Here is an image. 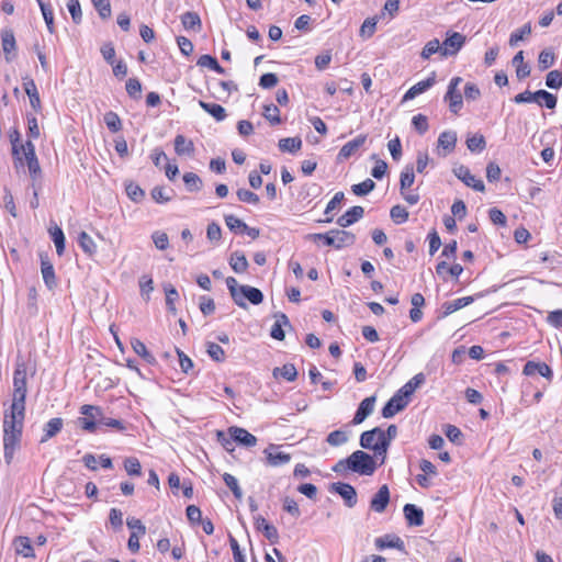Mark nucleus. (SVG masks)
Instances as JSON below:
<instances>
[{"mask_svg":"<svg viewBox=\"0 0 562 562\" xmlns=\"http://www.w3.org/2000/svg\"><path fill=\"white\" fill-rule=\"evenodd\" d=\"M49 232H50L52 239L55 244L56 251H57L58 256H61L65 250V235H64L61 228H59L58 226H55Z\"/></svg>","mask_w":562,"mask_h":562,"instance_id":"47","label":"nucleus"},{"mask_svg":"<svg viewBox=\"0 0 562 562\" xmlns=\"http://www.w3.org/2000/svg\"><path fill=\"white\" fill-rule=\"evenodd\" d=\"M458 140L457 132L454 131H445L442 132L437 142V153L441 157H446L448 154L452 153L456 148Z\"/></svg>","mask_w":562,"mask_h":562,"instance_id":"9","label":"nucleus"},{"mask_svg":"<svg viewBox=\"0 0 562 562\" xmlns=\"http://www.w3.org/2000/svg\"><path fill=\"white\" fill-rule=\"evenodd\" d=\"M226 285L234 303L241 308H247L246 302L241 301V295H239L240 285H238L237 280L234 277H228L226 278Z\"/></svg>","mask_w":562,"mask_h":562,"instance_id":"32","label":"nucleus"},{"mask_svg":"<svg viewBox=\"0 0 562 562\" xmlns=\"http://www.w3.org/2000/svg\"><path fill=\"white\" fill-rule=\"evenodd\" d=\"M467 146L469 148V150L471 151H481L485 148L486 146V142H485V138L483 135H473L471 137H468L467 139Z\"/></svg>","mask_w":562,"mask_h":562,"instance_id":"62","label":"nucleus"},{"mask_svg":"<svg viewBox=\"0 0 562 562\" xmlns=\"http://www.w3.org/2000/svg\"><path fill=\"white\" fill-rule=\"evenodd\" d=\"M514 101L516 103H529L536 102L540 106L544 105L547 109H554L557 106V97L547 90H538L536 92H531L526 90L521 93H518Z\"/></svg>","mask_w":562,"mask_h":562,"instance_id":"2","label":"nucleus"},{"mask_svg":"<svg viewBox=\"0 0 562 562\" xmlns=\"http://www.w3.org/2000/svg\"><path fill=\"white\" fill-rule=\"evenodd\" d=\"M223 480H224L225 484L227 485V487L233 492L234 496L237 499H240L243 497V492L238 484L237 479L229 473H224Z\"/></svg>","mask_w":562,"mask_h":562,"instance_id":"59","label":"nucleus"},{"mask_svg":"<svg viewBox=\"0 0 562 562\" xmlns=\"http://www.w3.org/2000/svg\"><path fill=\"white\" fill-rule=\"evenodd\" d=\"M425 382L424 373H417L406 384H404L397 392L403 394L406 400Z\"/></svg>","mask_w":562,"mask_h":562,"instance_id":"30","label":"nucleus"},{"mask_svg":"<svg viewBox=\"0 0 562 562\" xmlns=\"http://www.w3.org/2000/svg\"><path fill=\"white\" fill-rule=\"evenodd\" d=\"M334 234V248L341 249L344 247H348L355 244L356 236L351 232L340 231V229H331Z\"/></svg>","mask_w":562,"mask_h":562,"instance_id":"24","label":"nucleus"},{"mask_svg":"<svg viewBox=\"0 0 562 562\" xmlns=\"http://www.w3.org/2000/svg\"><path fill=\"white\" fill-rule=\"evenodd\" d=\"M80 413L82 415L91 416L92 418H98L99 425H103L106 427L115 428L120 431L125 430V426L122 420L114 419L110 417H105L102 413L101 407L93 405H82L80 407Z\"/></svg>","mask_w":562,"mask_h":562,"instance_id":"3","label":"nucleus"},{"mask_svg":"<svg viewBox=\"0 0 562 562\" xmlns=\"http://www.w3.org/2000/svg\"><path fill=\"white\" fill-rule=\"evenodd\" d=\"M226 226L234 233H244V231L247 228V224L243 222L240 218L236 217L235 215H225L224 216Z\"/></svg>","mask_w":562,"mask_h":562,"instance_id":"48","label":"nucleus"},{"mask_svg":"<svg viewBox=\"0 0 562 562\" xmlns=\"http://www.w3.org/2000/svg\"><path fill=\"white\" fill-rule=\"evenodd\" d=\"M10 142L12 145V155L15 158L16 161H19L22 165V156H21V145H24L21 143V134L18 130H13L10 133Z\"/></svg>","mask_w":562,"mask_h":562,"instance_id":"44","label":"nucleus"},{"mask_svg":"<svg viewBox=\"0 0 562 562\" xmlns=\"http://www.w3.org/2000/svg\"><path fill=\"white\" fill-rule=\"evenodd\" d=\"M26 389V367L18 362L13 373V390Z\"/></svg>","mask_w":562,"mask_h":562,"instance_id":"36","label":"nucleus"},{"mask_svg":"<svg viewBox=\"0 0 562 562\" xmlns=\"http://www.w3.org/2000/svg\"><path fill=\"white\" fill-rule=\"evenodd\" d=\"M454 176L460 179L465 186L475 191L484 192L485 186L482 180L475 179L470 169L463 165L453 168Z\"/></svg>","mask_w":562,"mask_h":562,"instance_id":"8","label":"nucleus"},{"mask_svg":"<svg viewBox=\"0 0 562 562\" xmlns=\"http://www.w3.org/2000/svg\"><path fill=\"white\" fill-rule=\"evenodd\" d=\"M78 243L86 254L92 255L95 252V248H97L95 244H94L93 239L86 232H81L79 234Z\"/></svg>","mask_w":562,"mask_h":562,"instance_id":"56","label":"nucleus"},{"mask_svg":"<svg viewBox=\"0 0 562 562\" xmlns=\"http://www.w3.org/2000/svg\"><path fill=\"white\" fill-rule=\"evenodd\" d=\"M183 182L189 192H198L203 187L202 179L194 172H186L183 175Z\"/></svg>","mask_w":562,"mask_h":562,"instance_id":"40","label":"nucleus"},{"mask_svg":"<svg viewBox=\"0 0 562 562\" xmlns=\"http://www.w3.org/2000/svg\"><path fill=\"white\" fill-rule=\"evenodd\" d=\"M348 441V434L345 430H334L328 434L326 442L331 447H339Z\"/></svg>","mask_w":562,"mask_h":562,"instance_id":"46","label":"nucleus"},{"mask_svg":"<svg viewBox=\"0 0 562 562\" xmlns=\"http://www.w3.org/2000/svg\"><path fill=\"white\" fill-rule=\"evenodd\" d=\"M199 105L210 115H212L216 121H223L226 117L225 109L217 103L199 101Z\"/></svg>","mask_w":562,"mask_h":562,"instance_id":"38","label":"nucleus"},{"mask_svg":"<svg viewBox=\"0 0 562 562\" xmlns=\"http://www.w3.org/2000/svg\"><path fill=\"white\" fill-rule=\"evenodd\" d=\"M206 352L216 362H223L225 360L224 349L215 342L209 341L206 344Z\"/></svg>","mask_w":562,"mask_h":562,"instance_id":"54","label":"nucleus"},{"mask_svg":"<svg viewBox=\"0 0 562 562\" xmlns=\"http://www.w3.org/2000/svg\"><path fill=\"white\" fill-rule=\"evenodd\" d=\"M364 209L362 206L356 205L349 209L345 214L338 217L337 224L340 227H348L353 223L358 222L363 217Z\"/></svg>","mask_w":562,"mask_h":562,"instance_id":"21","label":"nucleus"},{"mask_svg":"<svg viewBox=\"0 0 562 562\" xmlns=\"http://www.w3.org/2000/svg\"><path fill=\"white\" fill-rule=\"evenodd\" d=\"M175 150L179 156H192L194 154V145L183 135H177L175 138Z\"/></svg>","mask_w":562,"mask_h":562,"instance_id":"31","label":"nucleus"},{"mask_svg":"<svg viewBox=\"0 0 562 562\" xmlns=\"http://www.w3.org/2000/svg\"><path fill=\"white\" fill-rule=\"evenodd\" d=\"M462 78L461 77H453L449 85L448 90L443 97V100L448 102L449 110L453 114H458L463 105V98L461 92L459 91L458 87L461 83Z\"/></svg>","mask_w":562,"mask_h":562,"instance_id":"4","label":"nucleus"},{"mask_svg":"<svg viewBox=\"0 0 562 562\" xmlns=\"http://www.w3.org/2000/svg\"><path fill=\"white\" fill-rule=\"evenodd\" d=\"M263 453L267 457L268 464L271 467H280L291 461V454L279 451V446L273 443L269 445L263 450Z\"/></svg>","mask_w":562,"mask_h":562,"instance_id":"12","label":"nucleus"},{"mask_svg":"<svg viewBox=\"0 0 562 562\" xmlns=\"http://www.w3.org/2000/svg\"><path fill=\"white\" fill-rule=\"evenodd\" d=\"M375 188V183L371 179H366L364 181L353 184L351 187V191L353 194L362 196L370 193Z\"/></svg>","mask_w":562,"mask_h":562,"instance_id":"55","label":"nucleus"},{"mask_svg":"<svg viewBox=\"0 0 562 562\" xmlns=\"http://www.w3.org/2000/svg\"><path fill=\"white\" fill-rule=\"evenodd\" d=\"M41 272L46 286L49 290L55 289L57 285L55 270L47 257L41 256Z\"/></svg>","mask_w":562,"mask_h":562,"instance_id":"19","label":"nucleus"},{"mask_svg":"<svg viewBox=\"0 0 562 562\" xmlns=\"http://www.w3.org/2000/svg\"><path fill=\"white\" fill-rule=\"evenodd\" d=\"M415 181V175L413 166H406L404 170L401 173L400 179V189L401 191H405L406 189L411 188Z\"/></svg>","mask_w":562,"mask_h":562,"instance_id":"45","label":"nucleus"},{"mask_svg":"<svg viewBox=\"0 0 562 562\" xmlns=\"http://www.w3.org/2000/svg\"><path fill=\"white\" fill-rule=\"evenodd\" d=\"M390 502V491L387 485H382L370 502V507L375 513H383Z\"/></svg>","mask_w":562,"mask_h":562,"instance_id":"15","label":"nucleus"},{"mask_svg":"<svg viewBox=\"0 0 562 562\" xmlns=\"http://www.w3.org/2000/svg\"><path fill=\"white\" fill-rule=\"evenodd\" d=\"M555 61V56L551 49H543L538 57V66L540 70L550 68Z\"/></svg>","mask_w":562,"mask_h":562,"instance_id":"50","label":"nucleus"},{"mask_svg":"<svg viewBox=\"0 0 562 562\" xmlns=\"http://www.w3.org/2000/svg\"><path fill=\"white\" fill-rule=\"evenodd\" d=\"M104 123L108 126V128L113 133H116L122 128V122L120 116L112 111H109L104 114Z\"/></svg>","mask_w":562,"mask_h":562,"instance_id":"52","label":"nucleus"},{"mask_svg":"<svg viewBox=\"0 0 562 562\" xmlns=\"http://www.w3.org/2000/svg\"><path fill=\"white\" fill-rule=\"evenodd\" d=\"M366 135H358L355 139L346 143L338 153L339 159H348L351 157L366 142Z\"/></svg>","mask_w":562,"mask_h":562,"instance_id":"23","label":"nucleus"},{"mask_svg":"<svg viewBox=\"0 0 562 562\" xmlns=\"http://www.w3.org/2000/svg\"><path fill=\"white\" fill-rule=\"evenodd\" d=\"M447 35L441 48V55L445 57L456 55L465 43V36L459 32L448 33Z\"/></svg>","mask_w":562,"mask_h":562,"instance_id":"7","label":"nucleus"},{"mask_svg":"<svg viewBox=\"0 0 562 562\" xmlns=\"http://www.w3.org/2000/svg\"><path fill=\"white\" fill-rule=\"evenodd\" d=\"M405 519L409 526L419 527L424 524V512L414 504H406L403 508Z\"/></svg>","mask_w":562,"mask_h":562,"instance_id":"18","label":"nucleus"},{"mask_svg":"<svg viewBox=\"0 0 562 562\" xmlns=\"http://www.w3.org/2000/svg\"><path fill=\"white\" fill-rule=\"evenodd\" d=\"M374 546L378 550H384L387 548H394L403 551L405 546L404 541L395 535H385L374 540Z\"/></svg>","mask_w":562,"mask_h":562,"instance_id":"22","label":"nucleus"},{"mask_svg":"<svg viewBox=\"0 0 562 562\" xmlns=\"http://www.w3.org/2000/svg\"><path fill=\"white\" fill-rule=\"evenodd\" d=\"M27 389L13 390L12 404L10 408L14 411H24L25 412V398H26Z\"/></svg>","mask_w":562,"mask_h":562,"instance_id":"49","label":"nucleus"},{"mask_svg":"<svg viewBox=\"0 0 562 562\" xmlns=\"http://www.w3.org/2000/svg\"><path fill=\"white\" fill-rule=\"evenodd\" d=\"M64 422L59 417H55L49 419L44 427V436L41 439V442H45L52 437L56 436L63 428Z\"/></svg>","mask_w":562,"mask_h":562,"instance_id":"33","label":"nucleus"},{"mask_svg":"<svg viewBox=\"0 0 562 562\" xmlns=\"http://www.w3.org/2000/svg\"><path fill=\"white\" fill-rule=\"evenodd\" d=\"M239 295H241V301H245V299H247L254 305H258L263 301L262 292L259 289L250 285H240Z\"/></svg>","mask_w":562,"mask_h":562,"instance_id":"29","label":"nucleus"},{"mask_svg":"<svg viewBox=\"0 0 562 562\" xmlns=\"http://www.w3.org/2000/svg\"><path fill=\"white\" fill-rule=\"evenodd\" d=\"M21 154H23L29 167L31 177L36 178L41 173V167L35 154V146L32 140L29 139L24 145H21Z\"/></svg>","mask_w":562,"mask_h":562,"instance_id":"6","label":"nucleus"},{"mask_svg":"<svg viewBox=\"0 0 562 562\" xmlns=\"http://www.w3.org/2000/svg\"><path fill=\"white\" fill-rule=\"evenodd\" d=\"M330 490L344 498L347 507L352 508L357 504V492L352 485L336 482L331 484Z\"/></svg>","mask_w":562,"mask_h":562,"instance_id":"11","label":"nucleus"},{"mask_svg":"<svg viewBox=\"0 0 562 562\" xmlns=\"http://www.w3.org/2000/svg\"><path fill=\"white\" fill-rule=\"evenodd\" d=\"M36 1L41 8L47 30L50 34H53L55 32L53 10H52L50 5L48 3H45L43 0H36Z\"/></svg>","mask_w":562,"mask_h":562,"instance_id":"43","label":"nucleus"},{"mask_svg":"<svg viewBox=\"0 0 562 562\" xmlns=\"http://www.w3.org/2000/svg\"><path fill=\"white\" fill-rule=\"evenodd\" d=\"M473 301H474L473 296H464V297H460V299H457L453 301L445 302L442 304V310H443L442 316L446 317V316L459 311L460 308L468 306Z\"/></svg>","mask_w":562,"mask_h":562,"instance_id":"28","label":"nucleus"},{"mask_svg":"<svg viewBox=\"0 0 562 562\" xmlns=\"http://www.w3.org/2000/svg\"><path fill=\"white\" fill-rule=\"evenodd\" d=\"M15 551L18 554L23 555L24 558H34V549L31 544V541L27 537H18L14 540Z\"/></svg>","mask_w":562,"mask_h":562,"instance_id":"35","label":"nucleus"},{"mask_svg":"<svg viewBox=\"0 0 562 562\" xmlns=\"http://www.w3.org/2000/svg\"><path fill=\"white\" fill-rule=\"evenodd\" d=\"M390 216L395 224H402L408 220V212L404 206L397 204L391 209Z\"/></svg>","mask_w":562,"mask_h":562,"instance_id":"58","label":"nucleus"},{"mask_svg":"<svg viewBox=\"0 0 562 562\" xmlns=\"http://www.w3.org/2000/svg\"><path fill=\"white\" fill-rule=\"evenodd\" d=\"M181 23L186 30L199 31L202 26L199 14L192 11H188L181 15Z\"/></svg>","mask_w":562,"mask_h":562,"instance_id":"37","label":"nucleus"},{"mask_svg":"<svg viewBox=\"0 0 562 562\" xmlns=\"http://www.w3.org/2000/svg\"><path fill=\"white\" fill-rule=\"evenodd\" d=\"M346 462L349 463L350 471L360 475H372L376 470L374 458L362 450L352 452Z\"/></svg>","mask_w":562,"mask_h":562,"instance_id":"1","label":"nucleus"},{"mask_svg":"<svg viewBox=\"0 0 562 562\" xmlns=\"http://www.w3.org/2000/svg\"><path fill=\"white\" fill-rule=\"evenodd\" d=\"M379 432H380V427H375L371 430L363 431L360 436V446L363 449L376 450Z\"/></svg>","mask_w":562,"mask_h":562,"instance_id":"25","label":"nucleus"},{"mask_svg":"<svg viewBox=\"0 0 562 562\" xmlns=\"http://www.w3.org/2000/svg\"><path fill=\"white\" fill-rule=\"evenodd\" d=\"M166 293V305L169 312L176 314L175 301L178 299L179 294L175 286L171 284L165 286Z\"/></svg>","mask_w":562,"mask_h":562,"instance_id":"60","label":"nucleus"},{"mask_svg":"<svg viewBox=\"0 0 562 562\" xmlns=\"http://www.w3.org/2000/svg\"><path fill=\"white\" fill-rule=\"evenodd\" d=\"M25 412L14 411L10 408L4 413L3 432L12 430L13 432H22L24 424Z\"/></svg>","mask_w":562,"mask_h":562,"instance_id":"5","label":"nucleus"},{"mask_svg":"<svg viewBox=\"0 0 562 562\" xmlns=\"http://www.w3.org/2000/svg\"><path fill=\"white\" fill-rule=\"evenodd\" d=\"M229 266L236 273H243L247 270L249 263L243 252L234 251L229 258Z\"/></svg>","mask_w":562,"mask_h":562,"instance_id":"34","label":"nucleus"},{"mask_svg":"<svg viewBox=\"0 0 562 562\" xmlns=\"http://www.w3.org/2000/svg\"><path fill=\"white\" fill-rule=\"evenodd\" d=\"M131 346L133 350L140 356L147 363H154L155 357L147 350L145 344L140 341L138 338H133L131 340Z\"/></svg>","mask_w":562,"mask_h":562,"instance_id":"41","label":"nucleus"},{"mask_svg":"<svg viewBox=\"0 0 562 562\" xmlns=\"http://www.w3.org/2000/svg\"><path fill=\"white\" fill-rule=\"evenodd\" d=\"M376 397L375 395L366 397L360 404L353 416L352 424L359 425L373 413Z\"/></svg>","mask_w":562,"mask_h":562,"instance_id":"13","label":"nucleus"},{"mask_svg":"<svg viewBox=\"0 0 562 562\" xmlns=\"http://www.w3.org/2000/svg\"><path fill=\"white\" fill-rule=\"evenodd\" d=\"M522 373L525 375H533L539 373L541 376L551 381L553 376L552 369L544 362L528 361L524 366Z\"/></svg>","mask_w":562,"mask_h":562,"instance_id":"16","label":"nucleus"},{"mask_svg":"<svg viewBox=\"0 0 562 562\" xmlns=\"http://www.w3.org/2000/svg\"><path fill=\"white\" fill-rule=\"evenodd\" d=\"M1 41H2V49L5 56L7 61H11L14 57V52L16 49V42L14 37V33L11 29H5L1 31Z\"/></svg>","mask_w":562,"mask_h":562,"instance_id":"17","label":"nucleus"},{"mask_svg":"<svg viewBox=\"0 0 562 562\" xmlns=\"http://www.w3.org/2000/svg\"><path fill=\"white\" fill-rule=\"evenodd\" d=\"M276 318L277 319L271 328L270 335L272 338H274L277 340H283L285 337L283 326L291 327L290 321H289L288 316L283 313L277 314Z\"/></svg>","mask_w":562,"mask_h":562,"instance_id":"27","label":"nucleus"},{"mask_svg":"<svg viewBox=\"0 0 562 562\" xmlns=\"http://www.w3.org/2000/svg\"><path fill=\"white\" fill-rule=\"evenodd\" d=\"M263 116L272 124V125H276V124H280L281 123V119H280V110L277 105L274 104H266L263 106Z\"/></svg>","mask_w":562,"mask_h":562,"instance_id":"53","label":"nucleus"},{"mask_svg":"<svg viewBox=\"0 0 562 562\" xmlns=\"http://www.w3.org/2000/svg\"><path fill=\"white\" fill-rule=\"evenodd\" d=\"M409 400H406L403 394L396 392L382 408V416L391 418L398 412L403 411L408 405Z\"/></svg>","mask_w":562,"mask_h":562,"instance_id":"10","label":"nucleus"},{"mask_svg":"<svg viewBox=\"0 0 562 562\" xmlns=\"http://www.w3.org/2000/svg\"><path fill=\"white\" fill-rule=\"evenodd\" d=\"M279 148L282 151L296 153L302 147L300 137H286L279 140Z\"/></svg>","mask_w":562,"mask_h":562,"instance_id":"42","label":"nucleus"},{"mask_svg":"<svg viewBox=\"0 0 562 562\" xmlns=\"http://www.w3.org/2000/svg\"><path fill=\"white\" fill-rule=\"evenodd\" d=\"M434 85H435V72H432V76L427 78L426 80H422V81L417 82L416 85H414L413 87H411L404 94L402 102L413 100L418 94L427 91Z\"/></svg>","mask_w":562,"mask_h":562,"instance_id":"20","label":"nucleus"},{"mask_svg":"<svg viewBox=\"0 0 562 562\" xmlns=\"http://www.w3.org/2000/svg\"><path fill=\"white\" fill-rule=\"evenodd\" d=\"M127 196L134 202H140L145 196V191L136 183L128 182L125 187Z\"/></svg>","mask_w":562,"mask_h":562,"instance_id":"51","label":"nucleus"},{"mask_svg":"<svg viewBox=\"0 0 562 562\" xmlns=\"http://www.w3.org/2000/svg\"><path fill=\"white\" fill-rule=\"evenodd\" d=\"M228 432L234 441L245 447H254L257 443V438L245 428L232 426L228 428Z\"/></svg>","mask_w":562,"mask_h":562,"instance_id":"14","label":"nucleus"},{"mask_svg":"<svg viewBox=\"0 0 562 562\" xmlns=\"http://www.w3.org/2000/svg\"><path fill=\"white\" fill-rule=\"evenodd\" d=\"M126 92L133 99H139L142 92L140 81L136 78H130L126 81Z\"/></svg>","mask_w":562,"mask_h":562,"instance_id":"64","label":"nucleus"},{"mask_svg":"<svg viewBox=\"0 0 562 562\" xmlns=\"http://www.w3.org/2000/svg\"><path fill=\"white\" fill-rule=\"evenodd\" d=\"M23 87H24V90H25L26 94L29 95L31 106L36 112H40L41 109H42V104H41L40 94H38V91H37V88H36V85L34 82V80L33 79H27L23 83Z\"/></svg>","mask_w":562,"mask_h":562,"instance_id":"26","label":"nucleus"},{"mask_svg":"<svg viewBox=\"0 0 562 562\" xmlns=\"http://www.w3.org/2000/svg\"><path fill=\"white\" fill-rule=\"evenodd\" d=\"M124 469L128 475L139 476L142 474L140 462L135 457H128L124 460Z\"/></svg>","mask_w":562,"mask_h":562,"instance_id":"57","label":"nucleus"},{"mask_svg":"<svg viewBox=\"0 0 562 562\" xmlns=\"http://www.w3.org/2000/svg\"><path fill=\"white\" fill-rule=\"evenodd\" d=\"M546 86L550 89L561 88L562 72L560 70H551L546 77Z\"/></svg>","mask_w":562,"mask_h":562,"instance_id":"63","label":"nucleus"},{"mask_svg":"<svg viewBox=\"0 0 562 562\" xmlns=\"http://www.w3.org/2000/svg\"><path fill=\"white\" fill-rule=\"evenodd\" d=\"M442 46H440L439 40L435 38L429 41L423 48L420 56L424 59H429L434 54L440 52Z\"/></svg>","mask_w":562,"mask_h":562,"instance_id":"61","label":"nucleus"},{"mask_svg":"<svg viewBox=\"0 0 562 562\" xmlns=\"http://www.w3.org/2000/svg\"><path fill=\"white\" fill-rule=\"evenodd\" d=\"M274 378L282 376L288 381H294L297 376V370L292 363H286L281 368H274L272 371Z\"/></svg>","mask_w":562,"mask_h":562,"instance_id":"39","label":"nucleus"}]
</instances>
